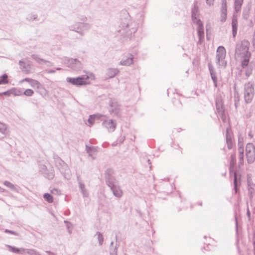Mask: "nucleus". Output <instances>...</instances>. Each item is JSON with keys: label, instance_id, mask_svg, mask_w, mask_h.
Instances as JSON below:
<instances>
[{"label": "nucleus", "instance_id": "nucleus-13", "mask_svg": "<svg viewBox=\"0 0 255 255\" xmlns=\"http://www.w3.org/2000/svg\"><path fill=\"white\" fill-rule=\"evenodd\" d=\"M61 162L63 163V165L59 168L60 172L63 175L65 178L69 179L71 177L70 169L68 168V166L65 164L63 161L61 160Z\"/></svg>", "mask_w": 255, "mask_h": 255}, {"label": "nucleus", "instance_id": "nucleus-36", "mask_svg": "<svg viewBox=\"0 0 255 255\" xmlns=\"http://www.w3.org/2000/svg\"><path fill=\"white\" fill-rule=\"evenodd\" d=\"M0 81H1V84L7 83V75L5 74L2 75L0 77Z\"/></svg>", "mask_w": 255, "mask_h": 255}, {"label": "nucleus", "instance_id": "nucleus-44", "mask_svg": "<svg viewBox=\"0 0 255 255\" xmlns=\"http://www.w3.org/2000/svg\"><path fill=\"white\" fill-rule=\"evenodd\" d=\"M13 93L12 90H8L7 91L4 92L3 93H0V95H5L7 96H9Z\"/></svg>", "mask_w": 255, "mask_h": 255}, {"label": "nucleus", "instance_id": "nucleus-8", "mask_svg": "<svg viewBox=\"0 0 255 255\" xmlns=\"http://www.w3.org/2000/svg\"><path fill=\"white\" fill-rule=\"evenodd\" d=\"M246 154L248 162L252 163L255 159V147L252 143H248L246 145Z\"/></svg>", "mask_w": 255, "mask_h": 255}, {"label": "nucleus", "instance_id": "nucleus-47", "mask_svg": "<svg viewBox=\"0 0 255 255\" xmlns=\"http://www.w3.org/2000/svg\"><path fill=\"white\" fill-rule=\"evenodd\" d=\"M51 193L55 195H59L60 194V191L58 189L54 188L51 190Z\"/></svg>", "mask_w": 255, "mask_h": 255}, {"label": "nucleus", "instance_id": "nucleus-30", "mask_svg": "<svg viewBox=\"0 0 255 255\" xmlns=\"http://www.w3.org/2000/svg\"><path fill=\"white\" fill-rule=\"evenodd\" d=\"M7 126L6 125L0 122V132L2 134H5L7 130Z\"/></svg>", "mask_w": 255, "mask_h": 255}, {"label": "nucleus", "instance_id": "nucleus-10", "mask_svg": "<svg viewBox=\"0 0 255 255\" xmlns=\"http://www.w3.org/2000/svg\"><path fill=\"white\" fill-rule=\"evenodd\" d=\"M133 63V56L130 54L128 53L123 57V59L120 62L121 65L129 66L132 64Z\"/></svg>", "mask_w": 255, "mask_h": 255}, {"label": "nucleus", "instance_id": "nucleus-35", "mask_svg": "<svg viewBox=\"0 0 255 255\" xmlns=\"http://www.w3.org/2000/svg\"><path fill=\"white\" fill-rule=\"evenodd\" d=\"M236 162V156L235 153H233L231 155V160H230V167H233Z\"/></svg>", "mask_w": 255, "mask_h": 255}, {"label": "nucleus", "instance_id": "nucleus-62", "mask_svg": "<svg viewBox=\"0 0 255 255\" xmlns=\"http://www.w3.org/2000/svg\"><path fill=\"white\" fill-rule=\"evenodd\" d=\"M222 4L224 3H226V0H222Z\"/></svg>", "mask_w": 255, "mask_h": 255}, {"label": "nucleus", "instance_id": "nucleus-51", "mask_svg": "<svg viewBox=\"0 0 255 255\" xmlns=\"http://www.w3.org/2000/svg\"><path fill=\"white\" fill-rule=\"evenodd\" d=\"M239 104V99L238 97H235V106L236 108H237Z\"/></svg>", "mask_w": 255, "mask_h": 255}, {"label": "nucleus", "instance_id": "nucleus-59", "mask_svg": "<svg viewBox=\"0 0 255 255\" xmlns=\"http://www.w3.org/2000/svg\"><path fill=\"white\" fill-rule=\"evenodd\" d=\"M247 214V215H248V216L249 218H250L251 213H250V211H249V209H248Z\"/></svg>", "mask_w": 255, "mask_h": 255}, {"label": "nucleus", "instance_id": "nucleus-45", "mask_svg": "<svg viewBox=\"0 0 255 255\" xmlns=\"http://www.w3.org/2000/svg\"><path fill=\"white\" fill-rule=\"evenodd\" d=\"M227 11H222L221 13V21L224 22L226 19Z\"/></svg>", "mask_w": 255, "mask_h": 255}, {"label": "nucleus", "instance_id": "nucleus-7", "mask_svg": "<svg viewBox=\"0 0 255 255\" xmlns=\"http://www.w3.org/2000/svg\"><path fill=\"white\" fill-rule=\"evenodd\" d=\"M226 50L224 47L220 46L217 50L216 60L217 63L220 66L225 67L226 62L225 61L226 56Z\"/></svg>", "mask_w": 255, "mask_h": 255}, {"label": "nucleus", "instance_id": "nucleus-33", "mask_svg": "<svg viewBox=\"0 0 255 255\" xmlns=\"http://www.w3.org/2000/svg\"><path fill=\"white\" fill-rule=\"evenodd\" d=\"M25 252L29 255H40V254L34 249H25Z\"/></svg>", "mask_w": 255, "mask_h": 255}, {"label": "nucleus", "instance_id": "nucleus-50", "mask_svg": "<svg viewBox=\"0 0 255 255\" xmlns=\"http://www.w3.org/2000/svg\"><path fill=\"white\" fill-rule=\"evenodd\" d=\"M78 183H79V186L80 188V190H83V189H85V185L79 179V178H78Z\"/></svg>", "mask_w": 255, "mask_h": 255}, {"label": "nucleus", "instance_id": "nucleus-41", "mask_svg": "<svg viewBox=\"0 0 255 255\" xmlns=\"http://www.w3.org/2000/svg\"><path fill=\"white\" fill-rule=\"evenodd\" d=\"M33 91L31 89H26L24 92V94L27 96H31L33 94Z\"/></svg>", "mask_w": 255, "mask_h": 255}, {"label": "nucleus", "instance_id": "nucleus-27", "mask_svg": "<svg viewBox=\"0 0 255 255\" xmlns=\"http://www.w3.org/2000/svg\"><path fill=\"white\" fill-rule=\"evenodd\" d=\"M199 8L196 4H194V7L192 9V17L199 16Z\"/></svg>", "mask_w": 255, "mask_h": 255}, {"label": "nucleus", "instance_id": "nucleus-19", "mask_svg": "<svg viewBox=\"0 0 255 255\" xmlns=\"http://www.w3.org/2000/svg\"><path fill=\"white\" fill-rule=\"evenodd\" d=\"M198 36L199 37L198 43L201 44L204 38V31L203 25L197 27Z\"/></svg>", "mask_w": 255, "mask_h": 255}, {"label": "nucleus", "instance_id": "nucleus-46", "mask_svg": "<svg viewBox=\"0 0 255 255\" xmlns=\"http://www.w3.org/2000/svg\"><path fill=\"white\" fill-rule=\"evenodd\" d=\"M46 177L48 179H52L54 177V174L53 172H50L46 174Z\"/></svg>", "mask_w": 255, "mask_h": 255}, {"label": "nucleus", "instance_id": "nucleus-1", "mask_svg": "<svg viewBox=\"0 0 255 255\" xmlns=\"http://www.w3.org/2000/svg\"><path fill=\"white\" fill-rule=\"evenodd\" d=\"M250 45L249 41L245 39L238 42L236 45V54L244 58L242 61L243 68L247 66L249 62L251 57V53L249 51Z\"/></svg>", "mask_w": 255, "mask_h": 255}, {"label": "nucleus", "instance_id": "nucleus-63", "mask_svg": "<svg viewBox=\"0 0 255 255\" xmlns=\"http://www.w3.org/2000/svg\"><path fill=\"white\" fill-rule=\"evenodd\" d=\"M249 136H250L251 137H252L253 136L251 132L249 133Z\"/></svg>", "mask_w": 255, "mask_h": 255}, {"label": "nucleus", "instance_id": "nucleus-26", "mask_svg": "<svg viewBox=\"0 0 255 255\" xmlns=\"http://www.w3.org/2000/svg\"><path fill=\"white\" fill-rule=\"evenodd\" d=\"M26 18V20H27L28 21H31L34 20H38L37 14L32 13L28 14L27 15Z\"/></svg>", "mask_w": 255, "mask_h": 255}, {"label": "nucleus", "instance_id": "nucleus-37", "mask_svg": "<svg viewBox=\"0 0 255 255\" xmlns=\"http://www.w3.org/2000/svg\"><path fill=\"white\" fill-rule=\"evenodd\" d=\"M234 189L235 192H237V186H238V181H237V175L236 172H234Z\"/></svg>", "mask_w": 255, "mask_h": 255}, {"label": "nucleus", "instance_id": "nucleus-56", "mask_svg": "<svg viewBox=\"0 0 255 255\" xmlns=\"http://www.w3.org/2000/svg\"><path fill=\"white\" fill-rule=\"evenodd\" d=\"M239 143H243V138L242 137H239Z\"/></svg>", "mask_w": 255, "mask_h": 255}, {"label": "nucleus", "instance_id": "nucleus-34", "mask_svg": "<svg viewBox=\"0 0 255 255\" xmlns=\"http://www.w3.org/2000/svg\"><path fill=\"white\" fill-rule=\"evenodd\" d=\"M95 236H97V239L98 240L99 245L101 246L103 244V242L104 241V238L103 235L100 232H97Z\"/></svg>", "mask_w": 255, "mask_h": 255}, {"label": "nucleus", "instance_id": "nucleus-60", "mask_svg": "<svg viewBox=\"0 0 255 255\" xmlns=\"http://www.w3.org/2000/svg\"><path fill=\"white\" fill-rule=\"evenodd\" d=\"M238 144H239V147L238 148H240V147H241V148H244L243 147V143H238Z\"/></svg>", "mask_w": 255, "mask_h": 255}, {"label": "nucleus", "instance_id": "nucleus-49", "mask_svg": "<svg viewBox=\"0 0 255 255\" xmlns=\"http://www.w3.org/2000/svg\"><path fill=\"white\" fill-rule=\"evenodd\" d=\"M4 232L6 233H8V234H12L13 235H15V236H17L18 235V233L15 232H14V231H11V230H8V229H5L4 230Z\"/></svg>", "mask_w": 255, "mask_h": 255}, {"label": "nucleus", "instance_id": "nucleus-29", "mask_svg": "<svg viewBox=\"0 0 255 255\" xmlns=\"http://www.w3.org/2000/svg\"><path fill=\"white\" fill-rule=\"evenodd\" d=\"M192 20L193 22L197 24L198 25V27H200V26H203V23L200 18H199V16H194L192 17Z\"/></svg>", "mask_w": 255, "mask_h": 255}, {"label": "nucleus", "instance_id": "nucleus-32", "mask_svg": "<svg viewBox=\"0 0 255 255\" xmlns=\"http://www.w3.org/2000/svg\"><path fill=\"white\" fill-rule=\"evenodd\" d=\"M3 184L5 186H6V187H7L8 188L11 189L12 190L16 191V188L15 187V186L13 184H12L10 182H9L8 181H5L3 182Z\"/></svg>", "mask_w": 255, "mask_h": 255}, {"label": "nucleus", "instance_id": "nucleus-58", "mask_svg": "<svg viewBox=\"0 0 255 255\" xmlns=\"http://www.w3.org/2000/svg\"><path fill=\"white\" fill-rule=\"evenodd\" d=\"M55 71L54 70H49L47 73L49 74H52L55 73Z\"/></svg>", "mask_w": 255, "mask_h": 255}, {"label": "nucleus", "instance_id": "nucleus-4", "mask_svg": "<svg viewBox=\"0 0 255 255\" xmlns=\"http://www.w3.org/2000/svg\"><path fill=\"white\" fill-rule=\"evenodd\" d=\"M94 78V75L92 73H90L88 75H83L82 76L78 77L76 78L67 77L66 78V81L73 85L80 86L86 85L88 84L86 80L89 79H93Z\"/></svg>", "mask_w": 255, "mask_h": 255}, {"label": "nucleus", "instance_id": "nucleus-40", "mask_svg": "<svg viewBox=\"0 0 255 255\" xmlns=\"http://www.w3.org/2000/svg\"><path fill=\"white\" fill-rule=\"evenodd\" d=\"M110 255H117V248L115 247H110Z\"/></svg>", "mask_w": 255, "mask_h": 255}, {"label": "nucleus", "instance_id": "nucleus-21", "mask_svg": "<svg viewBox=\"0 0 255 255\" xmlns=\"http://www.w3.org/2000/svg\"><path fill=\"white\" fill-rule=\"evenodd\" d=\"M208 66L212 79L213 81L215 86L217 87V79L215 75V72L210 64H209Z\"/></svg>", "mask_w": 255, "mask_h": 255}, {"label": "nucleus", "instance_id": "nucleus-48", "mask_svg": "<svg viewBox=\"0 0 255 255\" xmlns=\"http://www.w3.org/2000/svg\"><path fill=\"white\" fill-rule=\"evenodd\" d=\"M81 192L82 193L83 196L84 197H88L89 196V194L86 188L83 189V190H81Z\"/></svg>", "mask_w": 255, "mask_h": 255}, {"label": "nucleus", "instance_id": "nucleus-25", "mask_svg": "<svg viewBox=\"0 0 255 255\" xmlns=\"http://www.w3.org/2000/svg\"><path fill=\"white\" fill-rule=\"evenodd\" d=\"M243 2V0H235V8L236 12H238L240 10Z\"/></svg>", "mask_w": 255, "mask_h": 255}, {"label": "nucleus", "instance_id": "nucleus-43", "mask_svg": "<svg viewBox=\"0 0 255 255\" xmlns=\"http://www.w3.org/2000/svg\"><path fill=\"white\" fill-rule=\"evenodd\" d=\"M129 31L126 30V32L127 33L128 36H129V35H131L132 33H135L136 30V28L135 27H131L130 29H129Z\"/></svg>", "mask_w": 255, "mask_h": 255}, {"label": "nucleus", "instance_id": "nucleus-16", "mask_svg": "<svg viewBox=\"0 0 255 255\" xmlns=\"http://www.w3.org/2000/svg\"><path fill=\"white\" fill-rule=\"evenodd\" d=\"M238 20L236 17H233L232 21V34L234 37H235L238 30Z\"/></svg>", "mask_w": 255, "mask_h": 255}, {"label": "nucleus", "instance_id": "nucleus-55", "mask_svg": "<svg viewBox=\"0 0 255 255\" xmlns=\"http://www.w3.org/2000/svg\"><path fill=\"white\" fill-rule=\"evenodd\" d=\"M122 27L123 28H128V27L130 26L128 23H124V24H122Z\"/></svg>", "mask_w": 255, "mask_h": 255}, {"label": "nucleus", "instance_id": "nucleus-38", "mask_svg": "<svg viewBox=\"0 0 255 255\" xmlns=\"http://www.w3.org/2000/svg\"><path fill=\"white\" fill-rule=\"evenodd\" d=\"M249 11H250L249 9H244L243 11L242 15H243V18L246 20H247L248 19V18L249 17V13H250Z\"/></svg>", "mask_w": 255, "mask_h": 255}, {"label": "nucleus", "instance_id": "nucleus-20", "mask_svg": "<svg viewBox=\"0 0 255 255\" xmlns=\"http://www.w3.org/2000/svg\"><path fill=\"white\" fill-rule=\"evenodd\" d=\"M86 150L87 152L88 153L89 156H91L93 159H95V157L93 156V154L97 152V148L95 146H89L86 145Z\"/></svg>", "mask_w": 255, "mask_h": 255}, {"label": "nucleus", "instance_id": "nucleus-11", "mask_svg": "<svg viewBox=\"0 0 255 255\" xmlns=\"http://www.w3.org/2000/svg\"><path fill=\"white\" fill-rule=\"evenodd\" d=\"M226 142L229 149L232 148L234 144V140L233 137V134L229 128L226 129Z\"/></svg>", "mask_w": 255, "mask_h": 255}, {"label": "nucleus", "instance_id": "nucleus-64", "mask_svg": "<svg viewBox=\"0 0 255 255\" xmlns=\"http://www.w3.org/2000/svg\"><path fill=\"white\" fill-rule=\"evenodd\" d=\"M251 185H252V187H254V186H255V183H253L252 181H251Z\"/></svg>", "mask_w": 255, "mask_h": 255}, {"label": "nucleus", "instance_id": "nucleus-3", "mask_svg": "<svg viewBox=\"0 0 255 255\" xmlns=\"http://www.w3.org/2000/svg\"><path fill=\"white\" fill-rule=\"evenodd\" d=\"M91 27V24L84 22H76L68 26L70 30L76 32L81 37L84 36Z\"/></svg>", "mask_w": 255, "mask_h": 255}, {"label": "nucleus", "instance_id": "nucleus-17", "mask_svg": "<svg viewBox=\"0 0 255 255\" xmlns=\"http://www.w3.org/2000/svg\"><path fill=\"white\" fill-rule=\"evenodd\" d=\"M31 57L32 58V59L33 60H35L37 63H38L39 64L47 63H48L49 64L51 63L49 61H47L46 60H45L43 58H41L40 57V55L38 54H32L31 55Z\"/></svg>", "mask_w": 255, "mask_h": 255}, {"label": "nucleus", "instance_id": "nucleus-15", "mask_svg": "<svg viewBox=\"0 0 255 255\" xmlns=\"http://www.w3.org/2000/svg\"><path fill=\"white\" fill-rule=\"evenodd\" d=\"M120 71L117 68H109L107 70L106 76L107 79L114 78L119 73Z\"/></svg>", "mask_w": 255, "mask_h": 255}, {"label": "nucleus", "instance_id": "nucleus-24", "mask_svg": "<svg viewBox=\"0 0 255 255\" xmlns=\"http://www.w3.org/2000/svg\"><path fill=\"white\" fill-rule=\"evenodd\" d=\"M30 85L32 87L37 88L38 89H40L42 88V85L37 80L34 79H32Z\"/></svg>", "mask_w": 255, "mask_h": 255}, {"label": "nucleus", "instance_id": "nucleus-2", "mask_svg": "<svg viewBox=\"0 0 255 255\" xmlns=\"http://www.w3.org/2000/svg\"><path fill=\"white\" fill-rule=\"evenodd\" d=\"M113 171L111 169H108L106 171V182L107 185L110 188L114 195L118 198H121L123 192L121 187L114 176H112Z\"/></svg>", "mask_w": 255, "mask_h": 255}, {"label": "nucleus", "instance_id": "nucleus-5", "mask_svg": "<svg viewBox=\"0 0 255 255\" xmlns=\"http://www.w3.org/2000/svg\"><path fill=\"white\" fill-rule=\"evenodd\" d=\"M254 96V87L253 84L248 82L244 86V99L247 103L252 102Z\"/></svg>", "mask_w": 255, "mask_h": 255}, {"label": "nucleus", "instance_id": "nucleus-31", "mask_svg": "<svg viewBox=\"0 0 255 255\" xmlns=\"http://www.w3.org/2000/svg\"><path fill=\"white\" fill-rule=\"evenodd\" d=\"M44 199L48 203H51L53 201L52 196L49 193H45L43 195Z\"/></svg>", "mask_w": 255, "mask_h": 255}, {"label": "nucleus", "instance_id": "nucleus-12", "mask_svg": "<svg viewBox=\"0 0 255 255\" xmlns=\"http://www.w3.org/2000/svg\"><path fill=\"white\" fill-rule=\"evenodd\" d=\"M102 124L110 132L114 131L117 126L116 121L113 120L104 121Z\"/></svg>", "mask_w": 255, "mask_h": 255}, {"label": "nucleus", "instance_id": "nucleus-6", "mask_svg": "<svg viewBox=\"0 0 255 255\" xmlns=\"http://www.w3.org/2000/svg\"><path fill=\"white\" fill-rule=\"evenodd\" d=\"M65 64L69 68L75 71L80 70L82 68L81 62L76 58H65L64 60Z\"/></svg>", "mask_w": 255, "mask_h": 255}, {"label": "nucleus", "instance_id": "nucleus-42", "mask_svg": "<svg viewBox=\"0 0 255 255\" xmlns=\"http://www.w3.org/2000/svg\"><path fill=\"white\" fill-rule=\"evenodd\" d=\"M95 119V116L94 115H90L88 120V122L90 125H93L94 123Z\"/></svg>", "mask_w": 255, "mask_h": 255}, {"label": "nucleus", "instance_id": "nucleus-57", "mask_svg": "<svg viewBox=\"0 0 255 255\" xmlns=\"http://www.w3.org/2000/svg\"><path fill=\"white\" fill-rule=\"evenodd\" d=\"M47 253L49 254V255H55V254L54 253H52L50 251H46Z\"/></svg>", "mask_w": 255, "mask_h": 255}, {"label": "nucleus", "instance_id": "nucleus-23", "mask_svg": "<svg viewBox=\"0 0 255 255\" xmlns=\"http://www.w3.org/2000/svg\"><path fill=\"white\" fill-rule=\"evenodd\" d=\"M112 109L110 110V113L114 114L115 115L118 116L120 112V108L119 106H116L114 107V104H111Z\"/></svg>", "mask_w": 255, "mask_h": 255}, {"label": "nucleus", "instance_id": "nucleus-22", "mask_svg": "<svg viewBox=\"0 0 255 255\" xmlns=\"http://www.w3.org/2000/svg\"><path fill=\"white\" fill-rule=\"evenodd\" d=\"M244 148H238V152H239V165H243L244 163Z\"/></svg>", "mask_w": 255, "mask_h": 255}, {"label": "nucleus", "instance_id": "nucleus-52", "mask_svg": "<svg viewBox=\"0 0 255 255\" xmlns=\"http://www.w3.org/2000/svg\"><path fill=\"white\" fill-rule=\"evenodd\" d=\"M32 79H30V78H26L20 81V83H22L24 81L25 82H28L29 83V84L30 83L31 80H32Z\"/></svg>", "mask_w": 255, "mask_h": 255}, {"label": "nucleus", "instance_id": "nucleus-9", "mask_svg": "<svg viewBox=\"0 0 255 255\" xmlns=\"http://www.w3.org/2000/svg\"><path fill=\"white\" fill-rule=\"evenodd\" d=\"M216 110L224 122H226V119L225 115V111L221 100L217 99L216 100Z\"/></svg>", "mask_w": 255, "mask_h": 255}, {"label": "nucleus", "instance_id": "nucleus-61", "mask_svg": "<svg viewBox=\"0 0 255 255\" xmlns=\"http://www.w3.org/2000/svg\"><path fill=\"white\" fill-rule=\"evenodd\" d=\"M41 169L43 170H45L46 169V167L45 165H41Z\"/></svg>", "mask_w": 255, "mask_h": 255}, {"label": "nucleus", "instance_id": "nucleus-18", "mask_svg": "<svg viewBox=\"0 0 255 255\" xmlns=\"http://www.w3.org/2000/svg\"><path fill=\"white\" fill-rule=\"evenodd\" d=\"M6 248L8 249L9 251L14 253H21L22 254L25 253V249L24 248H17L10 245H6Z\"/></svg>", "mask_w": 255, "mask_h": 255}, {"label": "nucleus", "instance_id": "nucleus-53", "mask_svg": "<svg viewBox=\"0 0 255 255\" xmlns=\"http://www.w3.org/2000/svg\"><path fill=\"white\" fill-rule=\"evenodd\" d=\"M226 3L222 5L221 11H227Z\"/></svg>", "mask_w": 255, "mask_h": 255}, {"label": "nucleus", "instance_id": "nucleus-54", "mask_svg": "<svg viewBox=\"0 0 255 255\" xmlns=\"http://www.w3.org/2000/svg\"><path fill=\"white\" fill-rule=\"evenodd\" d=\"M206 3L209 5H211L213 3L214 0H206Z\"/></svg>", "mask_w": 255, "mask_h": 255}, {"label": "nucleus", "instance_id": "nucleus-14", "mask_svg": "<svg viewBox=\"0 0 255 255\" xmlns=\"http://www.w3.org/2000/svg\"><path fill=\"white\" fill-rule=\"evenodd\" d=\"M19 64L21 71L25 74H27L30 73L31 67L30 64L26 63L21 60L19 61Z\"/></svg>", "mask_w": 255, "mask_h": 255}, {"label": "nucleus", "instance_id": "nucleus-39", "mask_svg": "<svg viewBox=\"0 0 255 255\" xmlns=\"http://www.w3.org/2000/svg\"><path fill=\"white\" fill-rule=\"evenodd\" d=\"M247 67V69L246 71L245 74L248 77H249L252 73V68L250 67V66H249V64L247 66H246L244 68Z\"/></svg>", "mask_w": 255, "mask_h": 255}, {"label": "nucleus", "instance_id": "nucleus-28", "mask_svg": "<svg viewBox=\"0 0 255 255\" xmlns=\"http://www.w3.org/2000/svg\"><path fill=\"white\" fill-rule=\"evenodd\" d=\"M248 184L249 186V194L250 195L251 197H253V194L254 193L255 190L252 187L251 185V180L248 179Z\"/></svg>", "mask_w": 255, "mask_h": 255}]
</instances>
